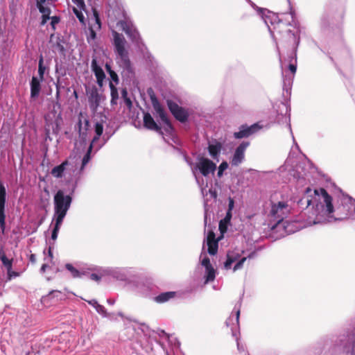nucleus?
Listing matches in <instances>:
<instances>
[{"mask_svg":"<svg viewBox=\"0 0 355 355\" xmlns=\"http://www.w3.org/2000/svg\"><path fill=\"white\" fill-rule=\"evenodd\" d=\"M6 200V190L3 184L0 181V227L3 233L6 229L5 204Z\"/></svg>","mask_w":355,"mask_h":355,"instance_id":"nucleus-8","label":"nucleus"},{"mask_svg":"<svg viewBox=\"0 0 355 355\" xmlns=\"http://www.w3.org/2000/svg\"><path fill=\"white\" fill-rule=\"evenodd\" d=\"M73 96L75 97L76 99H78V92L76 90L73 91Z\"/></svg>","mask_w":355,"mask_h":355,"instance_id":"nucleus-61","label":"nucleus"},{"mask_svg":"<svg viewBox=\"0 0 355 355\" xmlns=\"http://www.w3.org/2000/svg\"><path fill=\"white\" fill-rule=\"evenodd\" d=\"M259 128L260 127L257 123L250 126L242 125L240 126L239 130L234 133V137L236 139L246 138L255 133Z\"/></svg>","mask_w":355,"mask_h":355,"instance_id":"nucleus-10","label":"nucleus"},{"mask_svg":"<svg viewBox=\"0 0 355 355\" xmlns=\"http://www.w3.org/2000/svg\"><path fill=\"white\" fill-rule=\"evenodd\" d=\"M112 35L114 37V46L115 52L120 57L121 60L126 66H129L130 64L128 52L125 49L126 41L122 34L117 33L116 31H112Z\"/></svg>","mask_w":355,"mask_h":355,"instance_id":"nucleus-4","label":"nucleus"},{"mask_svg":"<svg viewBox=\"0 0 355 355\" xmlns=\"http://www.w3.org/2000/svg\"><path fill=\"white\" fill-rule=\"evenodd\" d=\"M0 260L3 266L6 268V270L12 269L13 259H8L3 248L0 250Z\"/></svg>","mask_w":355,"mask_h":355,"instance_id":"nucleus-20","label":"nucleus"},{"mask_svg":"<svg viewBox=\"0 0 355 355\" xmlns=\"http://www.w3.org/2000/svg\"><path fill=\"white\" fill-rule=\"evenodd\" d=\"M94 15L96 17V23L98 24V26L101 27V21H100V19L98 17V15L97 13V12L96 10L94 11Z\"/></svg>","mask_w":355,"mask_h":355,"instance_id":"nucleus-50","label":"nucleus"},{"mask_svg":"<svg viewBox=\"0 0 355 355\" xmlns=\"http://www.w3.org/2000/svg\"><path fill=\"white\" fill-rule=\"evenodd\" d=\"M198 168L204 176H207L210 173H214L216 168V164L207 158H201L198 164Z\"/></svg>","mask_w":355,"mask_h":355,"instance_id":"nucleus-11","label":"nucleus"},{"mask_svg":"<svg viewBox=\"0 0 355 355\" xmlns=\"http://www.w3.org/2000/svg\"><path fill=\"white\" fill-rule=\"evenodd\" d=\"M288 34L291 35L293 37V38L295 40V35L293 33H291V32L289 31Z\"/></svg>","mask_w":355,"mask_h":355,"instance_id":"nucleus-63","label":"nucleus"},{"mask_svg":"<svg viewBox=\"0 0 355 355\" xmlns=\"http://www.w3.org/2000/svg\"><path fill=\"white\" fill-rule=\"evenodd\" d=\"M288 69L292 72V73H295L296 72V70H297V67H296L295 64L291 63L288 65Z\"/></svg>","mask_w":355,"mask_h":355,"instance_id":"nucleus-46","label":"nucleus"},{"mask_svg":"<svg viewBox=\"0 0 355 355\" xmlns=\"http://www.w3.org/2000/svg\"><path fill=\"white\" fill-rule=\"evenodd\" d=\"M8 279L10 280L13 277H17L19 276V273L15 271H13L12 269L10 270H7Z\"/></svg>","mask_w":355,"mask_h":355,"instance_id":"nucleus-37","label":"nucleus"},{"mask_svg":"<svg viewBox=\"0 0 355 355\" xmlns=\"http://www.w3.org/2000/svg\"><path fill=\"white\" fill-rule=\"evenodd\" d=\"M83 114L80 113L79 117H78V134L79 137L82 138H85L86 136V132L82 131V117Z\"/></svg>","mask_w":355,"mask_h":355,"instance_id":"nucleus-30","label":"nucleus"},{"mask_svg":"<svg viewBox=\"0 0 355 355\" xmlns=\"http://www.w3.org/2000/svg\"><path fill=\"white\" fill-rule=\"evenodd\" d=\"M206 270V276H205V283L212 282L214 280L216 277V271L213 266H211L207 269Z\"/></svg>","mask_w":355,"mask_h":355,"instance_id":"nucleus-24","label":"nucleus"},{"mask_svg":"<svg viewBox=\"0 0 355 355\" xmlns=\"http://www.w3.org/2000/svg\"><path fill=\"white\" fill-rule=\"evenodd\" d=\"M56 91H60V78H58L57 83H55Z\"/></svg>","mask_w":355,"mask_h":355,"instance_id":"nucleus-57","label":"nucleus"},{"mask_svg":"<svg viewBox=\"0 0 355 355\" xmlns=\"http://www.w3.org/2000/svg\"><path fill=\"white\" fill-rule=\"evenodd\" d=\"M45 68L43 66V58H41L39 61L38 73L40 77V80H43Z\"/></svg>","mask_w":355,"mask_h":355,"instance_id":"nucleus-32","label":"nucleus"},{"mask_svg":"<svg viewBox=\"0 0 355 355\" xmlns=\"http://www.w3.org/2000/svg\"><path fill=\"white\" fill-rule=\"evenodd\" d=\"M73 13L76 15V16L77 17V18L79 19V21L80 22H84V19H85V17H84V15L82 13L81 10H79L78 8H73Z\"/></svg>","mask_w":355,"mask_h":355,"instance_id":"nucleus-33","label":"nucleus"},{"mask_svg":"<svg viewBox=\"0 0 355 355\" xmlns=\"http://www.w3.org/2000/svg\"><path fill=\"white\" fill-rule=\"evenodd\" d=\"M121 95L122 98L124 99L125 103L128 107H131L132 105V101L130 98L128 96V92L125 89H123L121 91Z\"/></svg>","mask_w":355,"mask_h":355,"instance_id":"nucleus-29","label":"nucleus"},{"mask_svg":"<svg viewBox=\"0 0 355 355\" xmlns=\"http://www.w3.org/2000/svg\"><path fill=\"white\" fill-rule=\"evenodd\" d=\"M105 69H106V70H107V71L108 73H110V71H112V69H111L110 65V64H105Z\"/></svg>","mask_w":355,"mask_h":355,"instance_id":"nucleus-60","label":"nucleus"},{"mask_svg":"<svg viewBox=\"0 0 355 355\" xmlns=\"http://www.w3.org/2000/svg\"><path fill=\"white\" fill-rule=\"evenodd\" d=\"M222 146L220 143H217L216 144L209 145L208 147V150L209 154L213 158H215L219 154L221 150Z\"/></svg>","mask_w":355,"mask_h":355,"instance_id":"nucleus-22","label":"nucleus"},{"mask_svg":"<svg viewBox=\"0 0 355 355\" xmlns=\"http://www.w3.org/2000/svg\"><path fill=\"white\" fill-rule=\"evenodd\" d=\"M208 253L210 255H215L218 252V241H207Z\"/></svg>","mask_w":355,"mask_h":355,"instance_id":"nucleus-23","label":"nucleus"},{"mask_svg":"<svg viewBox=\"0 0 355 355\" xmlns=\"http://www.w3.org/2000/svg\"><path fill=\"white\" fill-rule=\"evenodd\" d=\"M92 68L96 78L98 84L101 85L103 80L105 78V75L102 68L98 65L96 58H93L92 60Z\"/></svg>","mask_w":355,"mask_h":355,"instance_id":"nucleus-13","label":"nucleus"},{"mask_svg":"<svg viewBox=\"0 0 355 355\" xmlns=\"http://www.w3.org/2000/svg\"><path fill=\"white\" fill-rule=\"evenodd\" d=\"M109 73L114 81H118V76L114 71H110Z\"/></svg>","mask_w":355,"mask_h":355,"instance_id":"nucleus-44","label":"nucleus"},{"mask_svg":"<svg viewBox=\"0 0 355 355\" xmlns=\"http://www.w3.org/2000/svg\"><path fill=\"white\" fill-rule=\"evenodd\" d=\"M239 316H240V311L237 310L235 313L234 315H230V318L226 321L227 326H230L231 323H232V325L234 327H231V329L232 331V335L235 336V333L234 331V329L236 328L239 326Z\"/></svg>","mask_w":355,"mask_h":355,"instance_id":"nucleus-19","label":"nucleus"},{"mask_svg":"<svg viewBox=\"0 0 355 355\" xmlns=\"http://www.w3.org/2000/svg\"><path fill=\"white\" fill-rule=\"evenodd\" d=\"M202 265L205 268V269L212 266L211 263H210V260L209 259V257H205L202 260V262H201Z\"/></svg>","mask_w":355,"mask_h":355,"instance_id":"nucleus-40","label":"nucleus"},{"mask_svg":"<svg viewBox=\"0 0 355 355\" xmlns=\"http://www.w3.org/2000/svg\"><path fill=\"white\" fill-rule=\"evenodd\" d=\"M288 205L286 202H279L278 203H273L272 205L270 216L277 220L276 225H273L272 229H275L283 222L284 217H286L288 213Z\"/></svg>","mask_w":355,"mask_h":355,"instance_id":"nucleus-5","label":"nucleus"},{"mask_svg":"<svg viewBox=\"0 0 355 355\" xmlns=\"http://www.w3.org/2000/svg\"><path fill=\"white\" fill-rule=\"evenodd\" d=\"M143 123L146 129L162 133L161 127L155 122L149 112L144 113Z\"/></svg>","mask_w":355,"mask_h":355,"instance_id":"nucleus-12","label":"nucleus"},{"mask_svg":"<svg viewBox=\"0 0 355 355\" xmlns=\"http://www.w3.org/2000/svg\"><path fill=\"white\" fill-rule=\"evenodd\" d=\"M218 241V239H216L215 233L210 230L208 232L207 236V241Z\"/></svg>","mask_w":355,"mask_h":355,"instance_id":"nucleus-38","label":"nucleus"},{"mask_svg":"<svg viewBox=\"0 0 355 355\" xmlns=\"http://www.w3.org/2000/svg\"><path fill=\"white\" fill-rule=\"evenodd\" d=\"M72 1L78 6L80 10H85L86 6L84 0H72Z\"/></svg>","mask_w":355,"mask_h":355,"instance_id":"nucleus-36","label":"nucleus"},{"mask_svg":"<svg viewBox=\"0 0 355 355\" xmlns=\"http://www.w3.org/2000/svg\"><path fill=\"white\" fill-rule=\"evenodd\" d=\"M49 256H50L51 257H53V253H52V252H51V248H49Z\"/></svg>","mask_w":355,"mask_h":355,"instance_id":"nucleus-62","label":"nucleus"},{"mask_svg":"<svg viewBox=\"0 0 355 355\" xmlns=\"http://www.w3.org/2000/svg\"><path fill=\"white\" fill-rule=\"evenodd\" d=\"M87 302L90 305L93 306L94 308H96V306H97V304H98L96 300H92L87 301Z\"/></svg>","mask_w":355,"mask_h":355,"instance_id":"nucleus-53","label":"nucleus"},{"mask_svg":"<svg viewBox=\"0 0 355 355\" xmlns=\"http://www.w3.org/2000/svg\"><path fill=\"white\" fill-rule=\"evenodd\" d=\"M227 223H224L223 220H220L219 223V230L221 234H224L227 232Z\"/></svg>","mask_w":355,"mask_h":355,"instance_id":"nucleus-39","label":"nucleus"},{"mask_svg":"<svg viewBox=\"0 0 355 355\" xmlns=\"http://www.w3.org/2000/svg\"><path fill=\"white\" fill-rule=\"evenodd\" d=\"M166 104L168 110L175 119L182 123H184L188 120L189 113L184 107L180 106L171 99L166 100Z\"/></svg>","mask_w":355,"mask_h":355,"instance_id":"nucleus-7","label":"nucleus"},{"mask_svg":"<svg viewBox=\"0 0 355 355\" xmlns=\"http://www.w3.org/2000/svg\"><path fill=\"white\" fill-rule=\"evenodd\" d=\"M246 259L247 257H243L241 259H240L234 266L233 270L236 271L237 270L241 269L243 267V263L246 261Z\"/></svg>","mask_w":355,"mask_h":355,"instance_id":"nucleus-35","label":"nucleus"},{"mask_svg":"<svg viewBox=\"0 0 355 355\" xmlns=\"http://www.w3.org/2000/svg\"><path fill=\"white\" fill-rule=\"evenodd\" d=\"M68 165L69 162L67 160L64 161L61 164L52 168L51 171V175L56 178H62L63 176L64 171L66 169V166Z\"/></svg>","mask_w":355,"mask_h":355,"instance_id":"nucleus-16","label":"nucleus"},{"mask_svg":"<svg viewBox=\"0 0 355 355\" xmlns=\"http://www.w3.org/2000/svg\"><path fill=\"white\" fill-rule=\"evenodd\" d=\"M94 15L96 17V23L98 24V26L101 27V21H100V19L98 17V15L97 13V12L96 10L94 11Z\"/></svg>","mask_w":355,"mask_h":355,"instance_id":"nucleus-51","label":"nucleus"},{"mask_svg":"<svg viewBox=\"0 0 355 355\" xmlns=\"http://www.w3.org/2000/svg\"><path fill=\"white\" fill-rule=\"evenodd\" d=\"M121 26L125 34L132 40L135 41L138 39L139 33L136 29L129 26L125 21H120Z\"/></svg>","mask_w":355,"mask_h":355,"instance_id":"nucleus-14","label":"nucleus"},{"mask_svg":"<svg viewBox=\"0 0 355 355\" xmlns=\"http://www.w3.org/2000/svg\"><path fill=\"white\" fill-rule=\"evenodd\" d=\"M65 268L67 270H69L71 272V276L73 278H80L86 274L85 272H80L78 270H77L71 263H66Z\"/></svg>","mask_w":355,"mask_h":355,"instance_id":"nucleus-21","label":"nucleus"},{"mask_svg":"<svg viewBox=\"0 0 355 355\" xmlns=\"http://www.w3.org/2000/svg\"><path fill=\"white\" fill-rule=\"evenodd\" d=\"M60 21V18L55 16L51 17V24L54 25L55 24H58Z\"/></svg>","mask_w":355,"mask_h":355,"instance_id":"nucleus-49","label":"nucleus"},{"mask_svg":"<svg viewBox=\"0 0 355 355\" xmlns=\"http://www.w3.org/2000/svg\"><path fill=\"white\" fill-rule=\"evenodd\" d=\"M92 98L94 99V103H95V108H96L99 105L100 102V97L97 92L95 94H93L92 95Z\"/></svg>","mask_w":355,"mask_h":355,"instance_id":"nucleus-41","label":"nucleus"},{"mask_svg":"<svg viewBox=\"0 0 355 355\" xmlns=\"http://www.w3.org/2000/svg\"><path fill=\"white\" fill-rule=\"evenodd\" d=\"M249 146V141H243L236 148L231 160V164L232 166H237L243 162L245 159V152Z\"/></svg>","mask_w":355,"mask_h":355,"instance_id":"nucleus-9","label":"nucleus"},{"mask_svg":"<svg viewBox=\"0 0 355 355\" xmlns=\"http://www.w3.org/2000/svg\"><path fill=\"white\" fill-rule=\"evenodd\" d=\"M60 91H56V94H55V99L57 100V101H59L60 99Z\"/></svg>","mask_w":355,"mask_h":355,"instance_id":"nucleus-59","label":"nucleus"},{"mask_svg":"<svg viewBox=\"0 0 355 355\" xmlns=\"http://www.w3.org/2000/svg\"><path fill=\"white\" fill-rule=\"evenodd\" d=\"M239 257V254H236L235 256L230 255L227 254V260L224 263V266L225 269H230L231 268L232 264L235 262Z\"/></svg>","mask_w":355,"mask_h":355,"instance_id":"nucleus-26","label":"nucleus"},{"mask_svg":"<svg viewBox=\"0 0 355 355\" xmlns=\"http://www.w3.org/2000/svg\"><path fill=\"white\" fill-rule=\"evenodd\" d=\"M103 132V125L102 123L97 122L95 124V132L96 136L94 137L93 141H97Z\"/></svg>","mask_w":355,"mask_h":355,"instance_id":"nucleus-27","label":"nucleus"},{"mask_svg":"<svg viewBox=\"0 0 355 355\" xmlns=\"http://www.w3.org/2000/svg\"><path fill=\"white\" fill-rule=\"evenodd\" d=\"M233 207H234V200L232 198H230V202H229V209H228V211H230L231 212Z\"/></svg>","mask_w":355,"mask_h":355,"instance_id":"nucleus-55","label":"nucleus"},{"mask_svg":"<svg viewBox=\"0 0 355 355\" xmlns=\"http://www.w3.org/2000/svg\"><path fill=\"white\" fill-rule=\"evenodd\" d=\"M54 39V35H51L50 37V42L53 43L52 48L54 50L58 51L60 53L63 54L65 51L64 47V42L62 39H60L59 37H55V41H53Z\"/></svg>","mask_w":355,"mask_h":355,"instance_id":"nucleus-17","label":"nucleus"},{"mask_svg":"<svg viewBox=\"0 0 355 355\" xmlns=\"http://www.w3.org/2000/svg\"><path fill=\"white\" fill-rule=\"evenodd\" d=\"M90 279H91L92 280H94V281H96V282H98V281H99V280L101 279V277H100V276H98V275L97 274H96V273H92V274H91V275H90Z\"/></svg>","mask_w":355,"mask_h":355,"instance_id":"nucleus-45","label":"nucleus"},{"mask_svg":"<svg viewBox=\"0 0 355 355\" xmlns=\"http://www.w3.org/2000/svg\"><path fill=\"white\" fill-rule=\"evenodd\" d=\"M148 94L150 96V101L156 114L160 118L162 121L167 126L168 128L172 129V125L168 119L167 114L159 102L152 88L148 89Z\"/></svg>","mask_w":355,"mask_h":355,"instance_id":"nucleus-6","label":"nucleus"},{"mask_svg":"<svg viewBox=\"0 0 355 355\" xmlns=\"http://www.w3.org/2000/svg\"><path fill=\"white\" fill-rule=\"evenodd\" d=\"M228 167V164L226 162H223L219 167L218 171V176L221 177L223 173V171L225 170Z\"/></svg>","mask_w":355,"mask_h":355,"instance_id":"nucleus-34","label":"nucleus"},{"mask_svg":"<svg viewBox=\"0 0 355 355\" xmlns=\"http://www.w3.org/2000/svg\"><path fill=\"white\" fill-rule=\"evenodd\" d=\"M95 309L98 313H103L104 311V306L99 304H98L97 306H96Z\"/></svg>","mask_w":355,"mask_h":355,"instance_id":"nucleus-48","label":"nucleus"},{"mask_svg":"<svg viewBox=\"0 0 355 355\" xmlns=\"http://www.w3.org/2000/svg\"><path fill=\"white\" fill-rule=\"evenodd\" d=\"M355 212V201L349 196L336 199V205L331 220H343L349 218Z\"/></svg>","mask_w":355,"mask_h":355,"instance_id":"nucleus-2","label":"nucleus"},{"mask_svg":"<svg viewBox=\"0 0 355 355\" xmlns=\"http://www.w3.org/2000/svg\"><path fill=\"white\" fill-rule=\"evenodd\" d=\"M37 7L39 10V11L42 15H50L51 14V9L49 7H45L42 5V3H37Z\"/></svg>","mask_w":355,"mask_h":355,"instance_id":"nucleus-31","label":"nucleus"},{"mask_svg":"<svg viewBox=\"0 0 355 355\" xmlns=\"http://www.w3.org/2000/svg\"><path fill=\"white\" fill-rule=\"evenodd\" d=\"M89 38L92 40H94L96 38V34L92 28H89Z\"/></svg>","mask_w":355,"mask_h":355,"instance_id":"nucleus-47","label":"nucleus"},{"mask_svg":"<svg viewBox=\"0 0 355 355\" xmlns=\"http://www.w3.org/2000/svg\"><path fill=\"white\" fill-rule=\"evenodd\" d=\"M254 255V252H252L251 253L249 256H248V258H252Z\"/></svg>","mask_w":355,"mask_h":355,"instance_id":"nucleus-64","label":"nucleus"},{"mask_svg":"<svg viewBox=\"0 0 355 355\" xmlns=\"http://www.w3.org/2000/svg\"><path fill=\"white\" fill-rule=\"evenodd\" d=\"M54 201V220L55 225L51 234V239L55 240L58 232L70 208L72 198L69 195H65L62 190H58L53 198Z\"/></svg>","mask_w":355,"mask_h":355,"instance_id":"nucleus-1","label":"nucleus"},{"mask_svg":"<svg viewBox=\"0 0 355 355\" xmlns=\"http://www.w3.org/2000/svg\"><path fill=\"white\" fill-rule=\"evenodd\" d=\"M49 267V266L46 264V263H44L42 264L41 268H40V272L42 273H44L46 272V268Z\"/></svg>","mask_w":355,"mask_h":355,"instance_id":"nucleus-54","label":"nucleus"},{"mask_svg":"<svg viewBox=\"0 0 355 355\" xmlns=\"http://www.w3.org/2000/svg\"><path fill=\"white\" fill-rule=\"evenodd\" d=\"M231 218H232V214L230 211H227L226 216L223 220L224 223H230Z\"/></svg>","mask_w":355,"mask_h":355,"instance_id":"nucleus-42","label":"nucleus"},{"mask_svg":"<svg viewBox=\"0 0 355 355\" xmlns=\"http://www.w3.org/2000/svg\"><path fill=\"white\" fill-rule=\"evenodd\" d=\"M110 90H111V104L116 105L117 103V100L119 98V94L117 89L113 85L112 83L110 84Z\"/></svg>","mask_w":355,"mask_h":355,"instance_id":"nucleus-25","label":"nucleus"},{"mask_svg":"<svg viewBox=\"0 0 355 355\" xmlns=\"http://www.w3.org/2000/svg\"><path fill=\"white\" fill-rule=\"evenodd\" d=\"M29 260L32 263H36V256L34 254H31L29 257Z\"/></svg>","mask_w":355,"mask_h":355,"instance_id":"nucleus-52","label":"nucleus"},{"mask_svg":"<svg viewBox=\"0 0 355 355\" xmlns=\"http://www.w3.org/2000/svg\"><path fill=\"white\" fill-rule=\"evenodd\" d=\"M313 193L315 200L318 202V209L323 216L331 220L336 205V199H334L324 188L315 189Z\"/></svg>","mask_w":355,"mask_h":355,"instance_id":"nucleus-3","label":"nucleus"},{"mask_svg":"<svg viewBox=\"0 0 355 355\" xmlns=\"http://www.w3.org/2000/svg\"><path fill=\"white\" fill-rule=\"evenodd\" d=\"M84 123H85V129L87 131L89 126V121L88 119H85Z\"/></svg>","mask_w":355,"mask_h":355,"instance_id":"nucleus-56","label":"nucleus"},{"mask_svg":"<svg viewBox=\"0 0 355 355\" xmlns=\"http://www.w3.org/2000/svg\"><path fill=\"white\" fill-rule=\"evenodd\" d=\"M40 90V80L37 77L33 76L31 82V97L32 98L38 97Z\"/></svg>","mask_w":355,"mask_h":355,"instance_id":"nucleus-15","label":"nucleus"},{"mask_svg":"<svg viewBox=\"0 0 355 355\" xmlns=\"http://www.w3.org/2000/svg\"><path fill=\"white\" fill-rule=\"evenodd\" d=\"M92 149V144H90L87 153L84 155L82 160V168L89 162L90 160V154Z\"/></svg>","mask_w":355,"mask_h":355,"instance_id":"nucleus-28","label":"nucleus"},{"mask_svg":"<svg viewBox=\"0 0 355 355\" xmlns=\"http://www.w3.org/2000/svg\"><path fill=\"white\" fill-rule=\"evenodd\" d=\"M49 19L50 15H42L41 25H44Z\"/></svg>","mask_w":355,"mask_h":355,"instance_id":"nucleus-43","label":"nucleus"},{"mask_svg":"<svg viewBox=\"0 0 355 355\" xmlns=\"http://www.w3.org/2000/svg\"><path fill=\"white\" fill-rule=\"evenodd\" d=\"M306 207L310 206L312 204V200L309 199L308 197L306 198Z\"/></svg>","mask_w":355,"mask_h":355,"instance_id":"nucleus-58","label":"nucleus"},{"mask_svg":"<svg viewBox=\"0 0 355 355\" xmlns=\"http://www.w3.org/2000/svg\"><path fill=\"white\" fill-rule=\"evenodd\" d=\"M175 296L176 292L168 291L160 293L159 295L155 297V300L158 303H164L166 302H168L171 299L174 298Z\"/></svg>","mask_w":355,"mask_h":355,"instance_id":"nucleus-18","label":"nucleus"}]
</instances>
